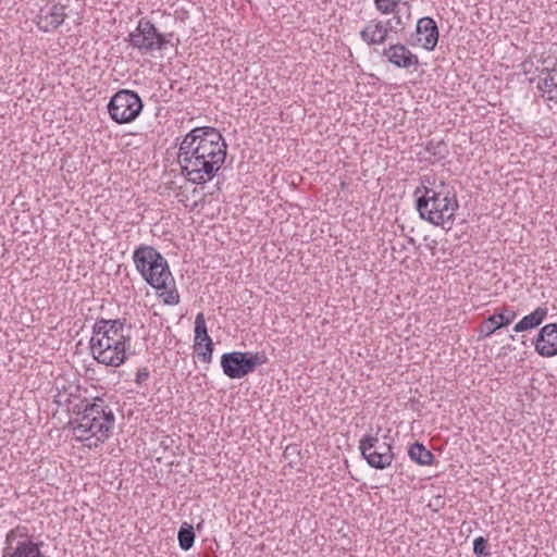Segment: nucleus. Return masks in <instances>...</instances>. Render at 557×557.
Returning a JSON list of instances; mask_svg holds the SVG:
<instances>
[{"label":"nucleus","mask_w":557,"mask_h":557,"mask_svg":"<svg viewBox=\"0 0 557 557\" xmlns=\"http://www.w3.org/2000/svg\"><path fill=\"white\" fill-rule=\"evenodd\" d=\"M226 152L227 144L216 128H193L178 147L177 161L182 175L196 185L210 182L223 166Z\"/></svg>","instance_id":"f257e3e1"},{"label":"nucleus","mask_w":557,"mask_h":557,"mask_svg":"<svg viewBox=\"0 0 557 557\" xmlns=\"http://www.w3.org/2000/svg\"><path fill=\"white\" fill-rule=\"evenodd\" d=\"M72 411L78 416L70 421L77 442L88 448H97L111 436L115 416L102 397H96L91 403L82 400L73 406Z\"/></svg>","instance_id":"f03ea898"},{"label":"nucleus","mask_w":557,"mask_h":557,"mask_svg":"<svg viewBox=\"0 0 557 557\" xmlns=\"http://www.w3.org/2000/svg\"><path fill=\"white\" fill-rule=\"evenodd\" d=\"M421 183L413 191L420 218L435 226L451 224L459 208L456 190H436L426 186L431 184L430 176H423Z\"/></svg>","instance_id":"7ed1b4c3"},{"label":"nucleus","mask_w":557,"mask_h":557,"mask_svg":"<svg viewBox=\"0 0 557 557\" xmlns=\"http://www.w3.org/2000/svg\"><path fill=\"white\" fill-rule=\"evenodd\" d=\"M136 270L153 288H165L174 278L166 259L152 246L141 245L133 252Z\"/></svg>","instance_id":"20e7f679"},{"label":"nucleus","mask_w":557,"mask_h":557,"mask_svg":"<svg viewBox=\"0 0 557 557\" xmlns=\"http://www.w3.org/2000/svg\"><path fill=\"white\" fill-rule=\"evenodd\" d=\"M267 362L268 357L263 351H231L221 356L222 371L232 380L243 379Z\"/></svg>","instance_id":"39448f33"},{"label":"nucleus","mask_w":557,"mask_h":557,"mask_svg":"<svg viewBox=\"0 0 557 557\" xmlns=\"http://www.w3.org/2000/svg\"><path fill=\"white\" fill-rule=\"evenodd\" d=\"M144 103L136 91L122 89L115 92L109 103L110 117L119 123L133 122L141 112Z\"/></svg>","instance_id":"423d86ee"},{"label":"nucleus","mask_w":557,"mask_h":557,"mask_svg":"<svg viewBox=\"0 0 557 557\" xmlns=\"http://www.w3.org/2000/svg\"><path fill=\"white\" fill-rule=\"evenodd\" d=\"M132 325L126 319H98L92 326L91 336L98 335L104 344L109 342L111 345L124 346L131 348L132 343Z\"/></svg>","instance_id":"0eeeda50"},{"label":"nucleus","mask_w":557,"mask_h":557,"mask_svg":"<svg viewBox=\"0 0 557 557\" xmlns=\"http://www.w3.org/2000/svg\"><path fill=\"white\" fill-rule=\"evenodd\" d=\"M359 450L371 468L383 470L391 466L394 454L392 444L381 442L377 435L366 434L359 441Z\"/></svg>","instance_id":"6e6552de"},{"label":"nucleus","mask_w":557,"mask_h":557,"mask_svg":"<svg viewBox=\"0 0 557 557\" xmlns=\"http://www.w3.org/2000/svg\"><path fill=\"white\" fill-rule=\"evenodd\" d=\"M128 41L141 53L163 49L168 42L165 35L159 33L154 24L145 17L140 18L135 30L129 33Z\"/></svg>","instance_id":"1a4fd4ad"},{"label":"nucleus","mask_w":557,"mask_h":557,"mask_svg":"<svg viewBox=\"0 0 557 557\" xmlns=\"http://www.w3.org/2000/svg\"><path fill=\"white\" fill-rule=\"evenodd\" d=\"M89 348L94 359L108 367H120L127 359L126 351L129 348L122 346L111 345L109 342L104 344L98 335L91 336L89 341Z\"/></svg>","instance_id":"9d476101"},{"label":"nucleus","mask_w":557,"mask_h":557,"mask_svg":"<svg viewBox=\"0 0 557 557\" xmlns=\"http://www.w3.org/2000/svg\"><path fill=\"white\" fill-rule=\"evenodd\" d=\"M65 11L66 7L60 3L46 4L37 13L35 23L41 32L51 33L63 24L67 16Z\"/></svg>","instance_id":"9b49d317"},{"label":"nucleus","mask_w":557,"mask_h":557,"mask_svg":"<svg viewBox=\"0 0 557 557\" xmlns=\"http://www.w3.org/2000/svg\"><path fill=\"white\" fill-rule=\"evenodd\" d=\"M382 55L397 69L409 70L419 65V58L405 45L397 42L383 49Z\"/></svg>","instance_id":"f8f14e48"},{"label":"nucleus","mask_w":557,"mask_h":557,"mask_svg":"<svg viewBox=\"0 0 557 557\" xmlns=\"http://www.w3.org/2000/svg\"><path fill=\"white\" fill-rule=\"evenodd\" d=\"M416 36V44L421 45L428 51H432L438 41L436 22L430 16L421 17L417 22Z\"/></svg>","instance_id":"ddd939ff"},{"label":"nucleus","mask_w":557,"mask_h":557,"mask_svg":"<svg viewBox=\"0 0 557 557\" xmlns=\"http://www.w3.org/2000/svg\"><path fill=\"white\" fill-rule=\"evenodd\" d=\"M535 351L542 357H553L557 355V323L544 325L535 341Z\"/></svg>","instance_id":"4468645a"},{"label":"nucleus","mask_w":557,"mask_h":557,"mask_svg":"<svg viewBox=\"0 0 557 557\" xmlns=\"http://www.w3.org/2000/svg\"><path fill=\"white\" fill-rule=\"evenodd\" d=\"M392 33V25L383 21H373L368 23L360 32V38L369 46L384 44Z\"/></svg>","instance_id":"2eb2a0df"},{"label":"nucleus","mask_w":557,"mask_h":557,"mask_svg":"<svg viewBox=\"0 0 557 557\" xmlns=\"http://www.w3.org/2000/svg\"><path fill=\"white\" fill-rule=\"evenodd\" d=\"M41 545V542L36 543L33 540H23V542L14 544V547H4L2 557H46L40 550Z\"/></svg>","instance_id":"dca6fc26"},{"label":"nucleus","mask_w":557,"mask_h":557,"mask_svg":"<svg viewBox=\"0 0 557 557\" xmlns=\"http://www.w3.org/2000/svg\"><path fill=\"white\" fill-rule=\"evenodd\" d=\"M536 87L547 100L557 103V65L552 70H542Z\"/></svg>","instance_id":"f3484780"},{"label":"nucleus","mask_w":557,"mask_h":557,"mask_svg":"<svg viewBox=\"0 0 557 557\" xmlns=\"http://www.w3.org/2000/svg\"><path fill=\"white\" fill-rule=\"evenodd\" d=\"M516 312L512 310H507L506 313H494L490 315L481 327V332L484 333L483 336H490L502 326L509 325L516 319Z\"/></svg>","instance_id":"a211bd4d"},{"label":"nucleus","mask_w":557,"mask_h":557,"mask_svg":"<svg viewBox=\"0 0 557 557\" xmlns=\"http://www.w3.org/2000/svg\"><path fill=\"white\" fill-rule=\"evenodd\" d=\"M547 315V308L537 307L533 312L523 317L513 326V332L520 333L523 331L532 330L542 324Z\"/></svg>","instance_id":"6ab92c4d"},{"label":"nucleus","mask_w":557,"mask_h":557,"mask_svg":"<svg viewBox=\"0 0 557 557\" xmlns=\"http://www.w3.org/2000/svg\"><path fill=\"white\" fill-rule=\"evenodd\" d=\"M408 455L413 461L421 466H430L434 461V455L419 442L413 443L409 447Z\"/></svg>","instance_id":"aec40b11"},{"label":"nucleus","mask_w":557,"mask_h":557,"mask_svg":"<svg viewBox=\"0 0 557 557\" xmlns=\"http://www.w3.org/2000/svg\"><path fill=\"white\" fill-rule=\"evenodd\" d=\"M178 545L183 550H189L195 543V532L191 524L183 522L177 534Z\"/></svg>","instance_id":"412c9836"},{"label":"nucleus","mask_w":557,"mask_h":557,"mask_svg":"<svg viewBox=\"0 0 557 557\" xmlns=\"http://www.w3.org/2000/svg\"><path fill=\"white\" fill-rule=\"evenodd\" d=\"M425 151L434 158L432 163L445 159L448 154L447 145L443 139L436 140L433 138L429 140L425 145Z\"/></svg>","instance_id":"4be33fe9"},{"label":"nucleus","mask_w":557,"mask_h":557,"mask_svg":"<svg viewBox=\"0 0 557 557\" xmlns=\"http://www.w3.org/2000/svg\"><path fill=\"white\" fill-rule=\"evenodd\" d=\"M23 540H32V537L28 535L26 527L17 525L7 533L4 547H14V544H17V542H23Z\"/></svg>","instance_id":"5701e85b"},{"label":"nucleus","mask_w":557,"mask_h":557,"mask_svg":"<svg viewBox=\"0 0 557 557\" xmlns=\"http://www.w3.org/2000/svg\"><path fill=\"white\" fill-rule=\"evenodd\" d=\"M194 349L198 358H200L203 362H211L213 354V342L211 338H208L207 341L203 342H196L194 345Z\"/></svg>","instance_id":"b1692460"},{"label":"nucleus","mask_w":557,"mask_h":557,"mask_svg":"<svg viewBox=\"0 0 557 557\" xmlns=\"http://www.w3.org/2000/svg\"><path fill=\"white\" fill-rule=\"evenodd\" d=\"M194 332H195V343L203 342V341H207L208 338H211L208 334L207 324H206L205 315L202 312H199L196 315Z\"/></svg>","instance_id":"393cba45"},{"label":"nucleus","mask_w":557,"mask_h":557,"mask_svg":"<svg viewBox=\"0 0 557 557\" xmlns=\"http://www.w3.org/2000/svg\"><path fill=\"white\" fill-rule=\"evenodd\" d=\"M174 283H170L165 288H161L160 297L163 302L169 306H176L180 304V294L174 286Z\"/></svg>","instance_id":"a878e982"},{"label":"nucleus","mask_w":557,"mask_h":557,"mask_svg":"<svg viewBox=\"0 0 557 557\" xmlns=\"http://www.w3.org/2000/svg\"><path fill=\"white\" fill-rule=\"evenodd\" d=\"M375 9L382 14L395 13L401 0H373Z\"/></svg>","instance_id":"bb28decb"},{"label":"nucleus","mask_w":557,"mask_h":557,"mask_svg":"<svg viewBox=\"0 0 557 557\" xmlns=\"http://www.w3.org/2000/svg\"><path fill=\"white\" fill-rule=\"evenodd\" d=\"M488 542L485 537L479 536L473 541V554L476 557H487L491 553L487 550Z\"/></svg>","instance_id":"cd10ccee"},{"label":"nucleus","mask_w":557,"mask_h":557,"mask_svg":"<svg viewBox=\"0 0 557 557\" xmlns=\"http://www.w3.org/2000/svg\"><path fill=\"white\" fill-rule=\"evenodd\" d=\"M150 376L148 368H139L136 372L135 383L137 385L144 384Z\"/></svg>","instance_id":"c85d7f7f"},{"label":"nucleus","mask_w":557,"mask_h":557,"mask_svg":"<svg viewBox=\"0 0 557 557\" xmlns=\"http://www.w3.org/2000/svg\"><path fill=\"white\" fill-rule=\"evenodd\" d=\"M299 449H298V445L296 444H293V445H288L285 450H284V458L289 460V462H294V459L292 458L293 456H299Z\"/></svg>","instance_id":"c756f323"},{"label":"nucleus","mask_w":557,"mask_h":557,"mask_svg":"<svg viewBox=\"0 0 557 557\" xmlns=\"http://www.w3.org/2000/svg\"><path fill=\"white\" fill-rule=\"evenodd\" d=\"M426 186L436 190H455L454 187H449L444 180H440L438 184H436V180L434 178L433 183L428 184Z\"/></svg>","instance_id":"7c9ffc66"},{"label":"nucleus","mask_w":557,"mask_h":557,"mask_svg":"<svg viewBox=\"0 0 557 557\" xmlns=\"http://www.w3.org/2000/svg\"><path fill=\"white\" fill-rule=\"evenodd\" d=\"M384 23H389V25H392V32H396L398 27H400V29L404 28L401 17L398 15H394L392 18L385 21Z\"/></svg>","instance_id":"2f4dec72"}]
</instances>
